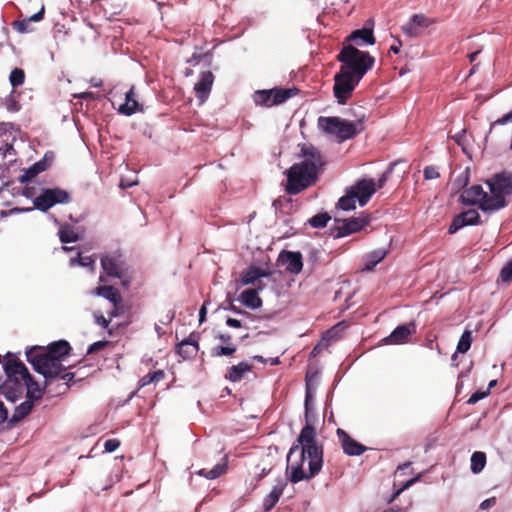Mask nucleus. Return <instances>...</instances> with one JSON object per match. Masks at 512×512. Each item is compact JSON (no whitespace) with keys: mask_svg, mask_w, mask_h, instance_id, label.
Returning <instances> with one entry per match:
<instances>
[{"mask_svg":"<svg viewBox=\"0 0 512 512\" xmlns=\"http://www.w3.org/2000/svg\"><path fill=\"white\" fill-rule=\"evenodd\" d=\"M228 468V458L224 456L219 463H217L212 469H200L197 471L199 476L205 477L209 480H214L225 474Z\"/></svg>","mask_w":512,"mask_h":512,"instance_id":"obj_31","label":"nucleus"},{"mask_svg":"<svg viewBox=\"0 0 512 512\" xmlns=\"http://www.w3.org/2000/svg\"><path fill=\"white\" fill-rule=\"evenodd\" d=\"M500 277L503 282L508 283L512 281V259L502 267Z\"/></svg>","mask_w":512,"mask_h":512,"instance_id":"obj_45","label":"nucleus"},{"mask_svg":"<svg viewBox=\"0 0 512 512\" xmlns=\"http://www.w3.org/2000/svg\"><path fill=\"white\" fill-rule=\"evenodd\" d=\"M29 21L28 20H20L14 22V28L20 33H26L29 31L28 29Z\"/></svg>","mask_w":512,"mask_h":512,"instance_id":"obj_53","label":"nucleus"},{"mask_svg":"<svg viewBox=\"0 0 512 512\" xmlns=\"http://www.w3.org/2000/svg\"><path fill=\"white\" fill-rule=\"evenodd\" d=\"M272 275V272L266 269H262L260 267L250 265L247 269L243 270L240 275V284L241 285H250L254 284L257 280L261 278H267Z\"/></svg>","mask_w":512,"mask_h":512,"instance_id":"obj_25","label":"nucleus"},{"mask_svg":"<svg viewBox=\"0 0 512 512\" xmlns=\"http://www.w3.org/2000/svg\"><path fill=\"white\" fill-rule=\"evenodd\" d=\"M214 82V75L211 71H204L200 74L198 82L195 84L194 90L196 97L200 101H205L210 95L212 85Z\"/></svg>","mask_w":512,"mask_h":512,"instance_id":"obj_24","label":"nucleus"},{"mask_svg":"<svg viewBox=\"0 0 512 512\" xmlns=\"http://www.w3.org/2000/svg\"><path fill=\"white\" fill-rule=\"evenodd\" d=\"M217 339H219L221 342L225 343L226 345H217L211 349V356L212 357H221V356H232L236 350L237 347L233 343H231V335L229 334H219L217 336Z\"/></svg>","mask_w":512,"mask_h":512,"instance_id":"obj_28","label":"nucleus"},{"mask_svg":"<svg viewBox=\"0 0 512 512\" xmlns=\"http://www.w3.org/2000/svg\"><path fill=\"white\" fill-rule=\"evenodd\" d=\"M150 374H151L153 383H157V382L163 380L165 377V373L163 370H157V371L151 372Z\"/></svg>","mask_w":512,"mask_h":512,"instance_id":"obj_57","label":"nucleus"},{"mask_svg":"<svg viewBox=\"0 0 512 512\" xmlns=\"http://www.w3.org/2000/svg\"><path fill=\"white\" fill-rule=\"evenodd\" d=\"M237 300L252 310L259 309L263 304L262 299L258 296L257 290H252L251 288L242 291Z\"/></svg>","mask_w":512,"mask_h":512,"instance_id":"obj_29","label":"nucleus"},{"mask_svg":"<svg viewBox=\"0 0 512 512\" xmlns=\"http://www.w3.org/2000/svg\"><path fill=\"white\" fill-rule=\"evenodd\" d=\"M469 183V170L466 169L464 170L459 176H457V178L454 180V187L458 188V189H465L466 186L468 185Z\"/></svg>","mask_w":512,"mask_h":512,"instance_id":"obj_44","label":"nucleus"},{"mask_svg":"<svg viewBox=\"0 0 512 512\" xmlns=\"http://www.w3.org/2000/svg\"><path fill=\"white\" fill-rule=\"evenodd\" d=\"M25 73L20 68H14L9 76V81L12 87L20 86L24 83Z\"/></svg>","mask_w":512,"mask_h":512,"instance_id":"obj_42","label":"nucleus"},{"mask_svg":"<svg viewBox=\"0 0 512 512\" xmlns=\"http://www.w3.org/2000/svg\"><path fill=\"white\" fill-rule=\"evenodd\" d=\"M286 486L287 482L284 479L279 478L277 480L271 492L265 497L263 501V507L266 512L270 511L278 503Z\"/></svg>","mask_w":512,"mask_h":512,"instance_id":"obj_27","label":"nucleus"},{"mask_svg":"<svg viewBox=\"0 0 512 512\" xmlns=\"http://www.w3.org/2000/svg\"><path fill=\"white\" fill-rule=\"evenodd\" d=\"M489 189V199L482 204L483 209L498 212L509 204L507 198L512 196V172L503 170L492 174L485 180Z\"/></svg>","mask_w":512,"mask_h":512,"instance_id":"obj_5","label":"nucleus"},{"mask_svg":"<svg viewBox=\"0 0 512 512\" xmlns=\"http://www.w3.org/2000/svg\"><path fill=\"white\" fill-rule=\"evenodd\" d=\"M74 376V373L65 372L64 370L63 372L60 373V375L57 378L53 380V382L57 380H62L64 381L65 389H67L69 387V382H71L74 379Z\"/></svg>","mask_w":512,"mask_h":512,"instance_id":"obj_50","label":"nucleus"},{"mask_svg":"<svg viewBox=\"0 0 512 512\" xmlns=\"http://www.w3.org/2000/svg\"><path fill=\"white\" fill-rule=\"evenodd\" d=\"M251 369V364L245 361L239 362L237 365H233L228 368L225 378L233 383L239 382L247 372L251 371Z\"/></svg>","mask_w":512,"mask_h":512,"instance_id":"obj_30","label":"nucleus"},{"mask_svg":"<svg viewBox=\"0 0 512 512\" xmlns=\"http://www.w3.org/2000/svg\"><path fill=\"white\" fill-rule=\"evenodd\" d=\"M454 142L464 149L466 145V129H462L458 133L452 136Z\"/></svg>","mask_w":512,"mask_h":512,"instance_id":"obj_48","label":"nucleus"},{"mask_svg":"<svg viewBox=\"0 0 512 512\" xmlns=\"http://www.w3.org/2000/svg\"><path fill=\"white\" fill-rule=\"evenodd\" d=\"M489 194L484 191L483 187L479 184H474L468 188H465L460 194L459 201L464 206H478V208L487 214H492L493 211L483 209L482 204L488 201Z\"/></svg>","mask_w":512,"mask_h":512,"instance_id":"obj_13","label":"nucleus"},{"mask_svg":"<svg viewBox=\"0 0 512 512\" xmlns=\"http://www.w3.org/2000/svg\"><path fill=\"white\" fill-rule=\"evenodd\" d=\"M356 201L354 192L347 188L345 194L339 198L337 207L343 211H351L356 208Z\"/></svg>","mask_w":512,"mask_h":512,"instance_id":"obj_35","label":"nucleus"},{"mask_svg":"<svg viewBox=\"0 0 512 512\" xmlns=\"http://www.w3.org/2000/svg\"><path fill=\"white\" fill-rule=\"evenodd\" d=\"M432 23V20L425 15L414 14L408 23L403 26L402 30L406 36L414 38L420 36L423 29L429 27Z\"/></svg>","mask_w":512,"mask_h":512,"instance_id":"obj_19","label":"nucleus"},{"mask_svg":"<svg viewBox=\"0 0 512 512\" xmlns=\"http://www.w3.org/2000/svg\"><path fill=\"white\" fill-rule=\"evenodd\" d=\"M6 380L0 385V394L7 400L15 402L24 390L25 378L28 377V369L13 354H6V361L3 365Z\"/></svg>","mask_w":512,"mask_h":512,"instance_id":"obj_4","label":"nucleus"},{"mask_svg":"<svg viewBox=\"0 0 512 512\" xmlns=\"http://www.w3.org/2000/svg\"><path fill=\"white\" fill-rule=\"evenodd\" d=\"M305 401H304V409H305V421L306 424L301 429V432L297 439V444L292 445L288 452V460L290 456L296 453L300 444L306 445H318L316 443V429L314 427V423L317 420V412L314 407V397L316 393V385H314L306 375L305 379Z\"/></svg>","mask_w":512,"mask_h":512,"instance_id":"obj_6","label":"nucleus"},{"mask_svg":"<svg viewBox=\"0 0 512 512\" xmlns=\"http://www.w3.org/2000/svg\"><path fill=\"white\" fill-rule=\"evenodd\" d=\"M489 394V391L486 390V391H482V390H477L476 392L472 393L471 396L469 397V399L467 400V403L468 404H476L478 401L484 399L485 397H487Z\"/></svg>","mask_w":512,"mask_h":512,"instance_id":"obj_47","label":"nucleus"},{"mask_svg":"<svg viewBox=\"0 0 512 512\" xmlns=\"http://www.w3.org/2000/svg\"><path fill=\"white\" fill-rule=\"evenodd\" d=\"M3 104L7 111L12 113L18 112L21 108L18 101V95L14 90H12L11 93L5 98Z\"/></svg>","mask_w":512,"mask_h":512,"instance_id":"obj_40","label":"nucleus"},{"mask_svg":"<svg viewBox=\"0 0 512 512\" xmlns=\"http://www.w3.org/2000/svg\"><path fill=\"white\" fill-rule=\"evenodd\" d=\"M24 386L27 388V400H31L32 403H34V401L42 398L43 390L39 387L38 383L33 379L29 372L28 377L25 378Z\"/></svg>","mask_w":512,"mask_h":512,"instance_id":"obj_34","label":"nucleus"},{"mask_svg":"<svg viewBox=\"0 0 512 512\" xmlns=\"http://www.w3.org/2000/svg\"><path fill=\"white\" fill-rule=\"evenodd\" d=\"M416 332V324L414 321L408 324L397 326L389 336L384 339L386 344H403L407 341L410 335Z\"/></svg>","mask_w":512,"mask_h":512,"instance_id":"obj_22","label":"nucleus"},{"mask_svg":"<svg viewBox=\"0 0 512 512\" xmlns=\"http://www.w3.org/2000/svg\"><path fill=\"white\" fill-rule=\"evenodd\" d=\"M95 320L102 328H107L109 326V321L103 315L96 316Z\"/></svg>","mask_w":512,"mask_h":512,"instance_id":"obj_61","label":"nucleus"},{"mask_svg":"<svg viewBox=\"0 0 512 512\" xmlns=\"http://www.w3.org/2000/svg\"><path fill=\"white\" fill-rule=\"evenodd\" d=\"M13 150V146L11 144H8V143H4L2 145V147H0V151H3L2 154L4 156H6L7 154L10 153V151Z\"/></svg>","mask_w":512,"mask_h":512,"instance_id":"obj_64","label":"nucleus"},{"mask_svg":"<svg viewBox=\"0 0 512 512\" xmlns=\"http://www.w3.org/2000/svg\"><path fill=\"white\" fill-rule=\"evenodd\" d=\"M93 294L105 298L114 305L119 304L122 300L120 292L113 286H98L93 290Z\"/></svg>","mask_w":512,"mask_h":512,"instance_id":"obj_32","label":"nucleus"},{"mask_svg":"<svg viewBox=\"0 0 512 512\" xmlns=\"http://www.w3.org/2000/svg\"><path fill=\"white\" fill-rule=\"evenodd\" d=\"M138 111L142 112L143 109L136 99L135 88L132 86L125 93V102L119 106L118 112L125 116H131Z\"/></svg>","mask_w":512,"mask_h":512,"instance_id":"obj_26","label":"nucleus"},{"mask_svg":"<svg viewBox=\"0 0 512 512\" xmlns=\"http://www.w3.org/2000/svg\"><path fill=\"white\" fill-rule=\"evenodd\" d=\"M71 346L66 340L50 343L47 349L39 346L31 347L26 351V359L33 369L43 375L45 385H51L61 372L66 370L62 360L69 354Z\"/></svg>","mask_w":512,"mask_h":512,"instance_id":"obj_1","label":"nucleus"},{"mask_svg":"<svg viewBox=\"0 0 512 512\" xmlns=\"http://www.w3.org/2000/svg\"><path fill=\"white\" fill-rule=\"evenodd\" d=\"M100 264L103 272L111 278L121 279L127 273V264L119 252L102 255Z\"/></svg>","mask_w":512,"mask_h":512,"instance_id":"obj_12","label":"nucleus"},{"mask_svg":"<svg viewBox=\"0 0 512 512\" xmlns=\"http://www.w3.org/2000/svg\"><path fill=\"white\" fill-rule=\"evenodd\" d=\"M59 240L62 244L73 243L79 240L78 234L69 226H63L58 231Z\"/></svg>","mask_w":512,"mask_h":512,"instance_id":"obj_36","label":"nucleus"},{"mask_svg":"<svg viewBox=\"0 0 512 512\" xmlns=\"http://www.w3.org/2000/svg\"><path fill=\"white\" fill-rule=\"evenodd\" d=\"M23 418H24V416L22 415V413L15 408L11 418L9 419V423L12 424V425L16 424L17 422H19Z\"/></svg>","mask_w":512,"mask_h":512,"instance_id":"obj_56","label":"nucleus"},{"mask_svg":"<svg viewBox=\"0 0 512 512\" xmlns=\"http://www.w3.org/2000/svg\"><path fill=\"white\" fill-rule=\"evenodd\" d=\"M8 419V411L3 402L0 401V424Z\"/></svg>","mask_w":512,"mask_h":512,"instance_id":"obj_59","label":"nucleus"},{"mask_svg":"<svg viewBox=\"0 0 512 512\" xmlns=\"http://www.w3.org/2000/svg\"><path fill=\"white\" fill-rule=\"evenodd\" d=\"M331 217L330 215L327 213V212H323V213H318L316 215H314L313 217H311L309 220H308V223L313 227V228H324L327 223L330 221Z\"/></svg>","mask_w":512,"mask_h":512,"instance_id":"obj_39","label":"nucleus"},{"mask_svg":"<svg viewBox=\"0 0 512 512\" xmlns=\"http://www.w3.org/2000/svg\"><path fill=\"white\" fill-rule=\"evenodd\" d=\"M120 442L117 439H108L104 443V449L106 452L112 453L118 449Z\"/></svg>","mask_w":512,"mask_h":512,"instance_id":"obj_51","label":"nucleus"},{"mask_svg":"<svg viewBox=\"0 0 512 512\" xmlns=\"http://www.w3.org/2000/svg\"><path fill=\"white\" fill-rule=\"evenodd\" d=\"M106 345H107V341H104V340L96 341L88 347L87 354H92L95 351H98V350L104 348Z\"/></svg>","mask_w":512,"mask_h":512,"instance_id":"obj_52","label":"nucleus"},{"mask_svg":"<svg viewBox=\"0 0 512 512\" xmlns=\"http://www.w3.org/2000/svg\"><path fill=\"white\" fill-rule=\"evenodd\" d=\"M300 458L298 461L291 462V457L287 465V471L290 470L289 480L296 484L302 480H310L315 477L323 466V447L321 445L300 444Z\"/></svg>","mask_w":512,"mask_h":512,"instance_id":"obj_3","label":"nucleus"},{"mask_svg":"<svg viewBox=\"0 0 512 512\" xmlns=\"http://www.w3.org/2000/svg\"><path fill=\"white\" fill-rule=\"evenodd\" d=\"M471 343H472L471 332L468 330H465L458 341L456 352L466 353L470 349Z\"/></svg>","mask_w":512,"mask_h":512,"instance_id":"obj_41","label":"nucleus"},{"mask_svg":"<svg viewBox=\"0 0 512 512\" xmlns=\"http://www.w3.org/2000/svg\"><path fill=\"white\" fill-rule=\"evenodd\" d=\"M174 317H175V312L169 311L166 314L165 318L163 320H161V323L164 325L170 324L173 321Z\"/></svg>","mask_w":512,"mask_h":512,"instance_id":"obj_62","label":"nucleus"},{"mask_svg":"<svg viewBox=\"0 0 512 512\" xmlns=\"http://www.w3.org/2000/svg\"><path fill=\"white\" fill-rule=\"evenodd\" d=\"M298 93L297 88H273L258 90L253 95L254 103L258 106L272 107L286 102Z\"/></svg>","mask_w":512,"mask_h":512,"instance_id":"obj_10","label":"nucleus"},{"mask_svg":"<svg viewBox=\"0 0 512 512\" xmlns=\"http://www.w3.org/2000/svg\"><path fill=\"white\" fill-rule=\"evenodd\" d=\"M151 383H153V380H152L151 374L148 373L140 378L138 389L143 388Z\"/></svg>","mask_w":512,"mask_h":512,"instance_id":"obj_55","label":"nucleus"},{"mask_svg":"<svg viewBox=\"0 0 512 512\" xmlns=\"http://www.w3.org/2000/svg\"><path fill=\"white\" fill-rule=\"evenodd\" d=\"M387 252L384 249H377L369 252L364 256L363 271H372L378 263H380L386 256Z\"/></svg>","mask_w":512,"mask_h":512,"instance_id":"obj_33","label":"nucleus"},{"mask_svg":"<svg viewBox=\"0 0 512 512\" xmlns=\"http://www.w3.org/2000/svg\"><path fill=\"white\" fill-rule=\"evenodd\" d=\"M486 464V455L484 452L476 451L471 456V466L470 469L472 473L478 474L480 473Z\"/></svg>","mask_w":512,"mask_h":512,"instance_id":"obj_37","label":"nucleus"},{"mask_svg":"<svg viewBox=\"0 0 512 512\" xmlns=\"http://www.w3.org/2000/svg\"><path fill=\"white\" fill-rule=\"evenodd\" d=\"M301 156L303 160L294 163L285 172V190L289 195H297L313 185L318 179L319 169L324 165L320 152L311 145L301 147Z\"/></svg>","mask_w":512,"mask_h":512,"instance_id":"obj_2","label":"nucleus"},{"mask_svg":"<svg viewBox=\"0 0 512 512\" xmlns=\"http://www.w3.org/2000/svg\"><path fill=\"white\" fill-rule=\"evenodd\" d=\"M479 224H481V220L478 211L475 209H468L452 218L451 224L448 227V233L455 234L466 226H476Z\"/></svg>","mask_w":512,"mask_h":512,"instance_id":"obj_15","label":"nucleus"},{"mask_svg":"<svg viewBox=\"0 0 512 512\" xmlns=\"http://www.w3.org/2000/svg\"><path fill=\"white\" fill-rule=\"evenodd\" d=\"M199 334L191 333L186 339L177 345V353L184 359H190L196 356L199 350Z\"/></svg>","mask_w":512,"mask_h":512,"instance_id":"obj_23","label":"nucleus"},{"mask_svg":"<svg viewBox=\"0 0 512 512\" xmlns=\"http://www.w3.org/2000/svg\"><path fill=\"white\" fill-rule=\"evenodd\" d=\"M278 261L291 274H299L303 268V258L299 251H282Z\"/></svg>","mask_w":512,"mask_h":512,"instance_id":"obj_18","label":"nucleus"},{"mask_svg":"<svg viewBox=\"0 0 512 512\" xmlns=\"http://www.w3.org/2000/svg\"><path fill=\"white\" fill-rule=\"evenodd\" d=\"M226 325L229 326V327H233V328H240V327H242L241 321L238 320V319H234V318H227L226 319Z\"/></svg>","mask_w":512,"mask_h":512,"instance_id":"obj_60","label":"nucleus"},{"mask_svg":"<svg viewBox=\"0 0 512 512\" xmlns=\"http://www.w3.org/2000/svg\"><path fill=\"white\" fill-rule=\"evenodd\" d=\"M361 80L346 70H339L334 75L333 86V95L337 103L341 105L346 104Z\"/></svg>","mask_w":512,"mask_h":512,"instance_id":"obj_9","label":"nucleus"},{"mask_svg":"<svg viewBox=\"0 0 512 512\" xmlns=\"http://www.w3.org/2000/svg\"><path fill=\"white\" fill-rule=\"evenodd\" d=\"M387 174V172L383 173L381 177L378 179V182L376 184V190L381 189L385 185L387 181Z\"/></svg>","mask_w":512,"mask_h":512,"instance_id":"obj_63","label":"nucleus"},{"mask_svg":"<svg viewBox=\"0 0 512 512\" xmlns=\"http://www.w3.org/2000/svg\"><path fill=\"white\" fill-rule=\"evenodd\" d=\"M337 60L342 64L340 70H346L358 79H362L375 63V58L369 52L361 51L350 43L344 44Z\"/></svg>","mask_w":512,"mask_h":512,"instance_id":"obj_7","label":"nucleus"},{"mask_svg":"<svg viewBox=\"0 0 512 512\" xmlns=\"http://www.w3.org/2000/svg\"><path fill=\"white\" fill-rule=\"evenodd\" d=\"M52 161H53L52 152L45 153V155L42 159L38 160L33 165H31L29 168L24 170L23 174L19 177V182L22 184L28 183L33 178H35L38 174L45 171L50 166Z\"/></svg>","mask_w":512,"mask_h":512,"instance_id":"obj_20","label":"nucleus"},{"mask_svg":"<svg viewBox=\"0 0 512 512\" xmlns=\"http://www.w3.org/2000/svg\"><path fill=\"white\" fill-rule=\"evenodd\" d=\"M495 503H496V498L495 497L488 498V499H486V500L481 502L480 509L481 510H487L490 507L494 506Z\"/></svg>","mask_w":512,"mask_h":512,"instance_id":"obj_54","label":"nucleus"},{"mask_svg":"<svg viewBox=\"0 0 512 512\" xmlns=\"http://www.w3.org/2000/svg\"><path fill=\"white\" fill-rule=\"evenodd\" d=\"M43 16H44V6H42V8L35 14H33L32 16L29 17L28 21H33V22H38L40 21L41 19H43Z\"/></svg>","mask_w":512,"mask_h":512,"instance_id":"obj_58","label":"nucleus"},{"mask_svg":"<svg viewBox=\"0 0 512 512\" xmlns=\"http://www.w3.org/2000/svg\"><path fill=\"white\" fill-rule=\"evenodd\" d=\"M33 404L31 400H25L20 405L16 407L18 411L22 413L24 417H26L32 410Z\"/></svg>","mask_w":512,"mask_h":512,"instance_id":"obj_49","label":"nucleus"},{"mask_svg":"<svg viewBox=\"0 0 512 512\" xmlns=\"http://www.w3.org/2000/svg\"><path fill=\"white\" fill-rule=\"evenodd\" d=\"M423 176L425 180H433L440 177V173L438 172L437 168L430 165L426 166L423 170Z\"/></svg>","mask_w":512,"mask_h":512,"instance_id":"obj_46","label":"nucleus"},{"mask_svg":"<svg viewBox=\"0 0 512 512\" xmlns=\"http://www.w3.org/2000/svg\"><path fill=\"white\" fill-rule=\"evenodd\" d=\"M348 189L354 192L356 195V200L358 201L359 205L363 207L376 193V183L373 179H361Z\"/></svg>","mask_w":512,"mask_h":512,"instance_id":"obj_16","label":"nucleus"},{"mask_svg":"<svg viewBox=\"0 0 512 512\" xmlns=\"http://www.w3.org/2000/svg\"><path fill=\"white\" fill-rule=\"evenodd\" d=\"M227 302H228V305L227 306H223L222 305L221 306L222 309L229 310V311H231V312H233L235 314H238V315H243V316H245V317H247L249 319H254V316L251 313H249L247 311H244L241 308L235 306L233 304V299H231L229 296L227 297Z\"/></svg>","mask_w":512,"mask_h":512,"instance_id":"obj_43","label":"nucleus"},{"mask_svg":"<svg viewBox=\"0 0 512 512\" xmlns=\"http://www.w3.org/2000/svg\"><path fill=\"white\" fill-rule=\"evenodd\" d=\"M318 127L329 135L335 136L339 142L353 139L364 130L363 120L349 121L340 117L318 118Z\"/></svg>","mask_w":512,"mask_h":512,"instance_id":"obj_8","label":"nucleus"},{"mask_svg":"<svg viewBox=\"0 0 512 512\" xmlns=\"http://www.w3.org/2000/svg\"><path fill=\"white\" fill-rule=\"evenodd\" d=\"M71 201V195L68 191L56 188H44L41 193L34 198L33 204L36 210L47 212L57 204H66Z\"/></svg>","mask_w":512,"mask_h":512,"instance_id":"obj_11","label":"nucleus"},{"mask_svg":"<svg viewBox=\"0 0 512 512\" xmlns=\"http://www.w3.org/2000/svg\"><path fill=\"white\" fill-rule=\"evenodd\" d=\"M71 267L75 265H79L82 267L89 268L91 271H94L95 268V258L92 256L82 257L80 253L77 254V257L71 258L69 262Z\"/></svg>","mask_w":512,"mask_h":512,"instance_id":"obj_38","label":"nucleus"},{"mask_svg":"<svg viewBox=\"0 0 512 512\" xmlns=\"http://www.w3.org/2000/svg\"><path fill=\"white\" fill-rule=\"evenodd\" d=\"M347 41L354 42L358 46H367L375 44V37L373 34V23L371 20L367 21L363 28L354 30L346 39Z\"/></svg>","mask_w":512,"mask_h":512,"instance_id":"obj_21","label":"nucleus"},{"mask_svg":"<svg viewBox=\"0 0 512 512\" xmlns=\"http://www.w3.org/2000/svg\"><path fill=\"white\" fill-rule=\"evenodd\" d=\"M336 434L343 452L348 456H360L368 449L366 446L351 438L350 435L341 428L337 429Z\"/></svg>","mask_w":512,"mask_h":512,"instance_id":"obj_17","label":"nucleus"},{"mask_svg":"<svg viewBox=\"0 0 512 512\" xmlns=\"http://www.w3.org/2000/svg\"><path fill=\"white\" fill-rule=\"evenodd\" d=\"M339 224L330 228V235L333 238H342L359 232L369 224V218H350L347 220H336Z\"/></svg>","mask_w":512,"mask_h":512,"instance_id":"obj_14","label":"nucleus"}]
</instances>
